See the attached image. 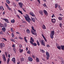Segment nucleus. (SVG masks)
I'll use <instances>...</instances> for the list:
<instances>
[{
	"label": "nucleus",
	"mask_w": 64,
	"mask_h": 64,
	"mask_svg": "<svg viewBox=\"0 0 64 64\" xmlns=\"http://www.w3.org/2000/svg\"><path fill=\"white\" fill-rule=\"evenodd\" d=\"M24 17L26 20L29 23H30V21H31V20L30 18V16H29V15L27 14H26V16H24Z\"/></svg>",
	"instance_id": "f257e3e1"
},
{
	"label": "nucleus",
	"mask_w": 64,
	"mask_h": 64,
	"mask_svg": "<svg viewBox=\"0 0 64 64\" xmlns=\"http://www.w3.org/2000/svg\"><path fill=\"white\" fill-rule=\"evenodd\" d=\"M54 31L53 30L51 32V34H50V36L51 39H53L54 38Z\"/></svg>",
	"instance_id": "f03ea898"
},
{
	"label": "nucleus",
	"mask_w": 64,
	"mask_h": 64,
	"mask_svg": "<svg viewBox=\"0 0 64 64\" xmlns=\"http://www.w3.org/2000/svg\"><path fill=\"white\" fill-rule=\"evenodd\" d=\"M32 30L31 31L32 33V34L35 35H36V33H35V32H36V31L34 29V27L33 26H32ZM33 30L34 31H33Z\"/></svg>",
	"instance_id": "7ed1b4c3"
},
{
	"label": "nucleus",
	"mask_w": 64,
	"mask_h": 64,
	"mask_svg": "<svg viewBox=\"0 0 64 64\" xmlns=\"http://www.w3.org/2000/svg\"><path fill=\"white\" fill-rule=\"evenodd\" d=\"M46 59H47V60H49V58L50 57V54H49V52L47 51L46 52Z\"/></svg>",
	"instance_id": "20e7f679"
},
{
	"label": "nucleus",
	"mask_w": 64,
	"mask_h": 64,
	"mask_svg": "<svg viewBox=\"0 0 64 64\" xmlns=\"http://www.w3.org/2000/svg\"><path fill=\"white\" fill-rule=\"evenodd\" d=\"M5 46V44L4 43H0V47L1 49L3 48Z\"/></svg>",
	"instance_id": "39448f33"
},
{
	"label": "nucleus",
	"mask_w": 64,
	"mask_h": 64,
	"mask_svg": "<svg viewBox=\"0 0 64 64\" xmlns=\"http://www.w3.org/2000/svg\"><path fill=\"white\" fill-rule=\"evenodd\" d=\"M43 12L44 14H45V15L46 16H47L48 15V12H47L45 10H44Z\"/></svg>",
	"instance_id": "423d86ee"
},
{
	"label": "nucleus",
	"mask_w": 64,
	"mask_h": 64,
	"mask_svg": "<svg viewBox=\"0 0 64 64\" xmlns=\"http://www.w3.org/2000/svg\"><path fill=\"white\" fill-rule=\"evenodd\" d=\"M18 4L19 5L20 7V8H22V7H23V4L22 3V2H19Z\"/></svg>",
	"instance_id": "0eeeda50"
},
{
	"label": "nucleus",
	"mask_w": 64,
	"mask_h": 64,
	"mask_svg": "<svg viewBox=\"0 0 64 64\" xmlns=\"http://www.w3.org/2000/svg\"><path fill=\"white\" fill-rule=\"evenodd\" d=\"M2 56L4 61H6V58H5V54H3Z\"/></svg>",
	"instance_id": "6e6552de"
},
{
	"label": "nucleus",
	"mask_w": 64,
	"mask_h": 64,
	"mask_svg": "<svg viewBox=\"0 0 64 64\" xmlns=\"http://www.w3.org/2000/svg\"><path fill=\"white\" fill-rule=\"evenodd\" d=\"M28 59L30 61H33V59L31 56H29L28 58Z\"/></svg>",
	"instance_id": "1a4fd4ad"
},
{
	"label": "nucleus",
	"mask_w": 64,
	"mask_h": 64,
	"mask_svg": "<svg viewBox=\"0 0 64 64\" xmlns=\"http://www.w3.org/2000/svg\"><path fill=\"white\" fill-rule=\"evenodd\" d=\"M12 61L13 62H14V63H15V62H16L15 61H16V60L14 58H12Z\"/></svg>",
	"instance_id": "9d476101"
},
{
	"label": "nucleus",
	"mask_w": 64,
	"mask_h": 64,
	"mask_svg": "<svg viewBox=\"0 0 64 64\" xmlns=\"http://www.w3.org/2000/svg\"><path fill=\"white\" fill-rule=\"evenodd\" d=\"M51 21L52 22V23H54L56 21V20H55V19H52L51 20Z\"/></svg>",
	"instance_id": "9b49d317"
},
{
	"label": "nucleus",
	"mask_w": 64,
	"mask_h": 64,
	"mask_svg": "<svg viewBox=\"0 0 64 64\" xmlns=\"http://www.w3.org/2000/svg\"><path fill=\"white\" fill-rule=\"evenodd\" d=\"M2 31H3V32H5V31H6V29L5 28L3 27L2 28Z\"/></svg>",
	"instance_id": "f8f14e48"
},
{
	"label": "nucleus",
	"mask_w": 64,
	"mask_h": 64,
	"mask_svg": "<svg viewBox=\"0 0 64 64\" xmlns=\"http://www.w3.org/2000/svg\"><path fill=\"white\" fill-rule=\"evenodd\" d=\"M39 12L40 14H41L42 15H43V11L42 10H40L39 11Z\"/></svg>",
	"instance_id": "ddd939ff"
},
{
	"label": "nucleus",
	"mask_w": 64,
	"mask_h": 64,
	"mask_svg": "<svg viewBox=\"0 0 64 64\" xmlns=\"http://www.w3.org/2000/svg\"><path fill=\"white\" fill-rule=\"evenodd\" d=\"M26 32L27 33H30V30L28 29H27L26 30Z\"/></svg>",
	"instance_id": "4468645a"
},
{
	"label": "nucleus",
	"mask_w": 64,
	"mask_h": 64,
	"mask_svg": "<svg viewBox=\"0 0 64 64\" xmlns=\"http://www.w3.org/2000/svg\"><path fill=\"white\" fill-rule=\"evenodd\" d=\"M42 27L43 29H46V26L44 25L43 24L42 26Z\"/></svg>",
	"instance_id": "2eb2a0df"
},
{
	"label": "nucleus",
	"mask_w": 64,
	"mask_h": 64,
	"mask_svg": "<svg viewBox=\"0 0 64 64\" xmlns=\"http://www.w3.org/2000/svg\"><path fill=\"white\" fill-rule=\"evenodd\" d=\"M36 62H39V61H40V60H39V58L36 57Z\"/></svg>",
	"instance_id": "dca6fc26"
},
{
	"label": "nucleus",
	"mask_w": 64,
	"mask_h": 64,
	"mask_svg": "<svg viewBox=\"0 0 64 64\" xmlns=\"http://www.w3.org/2000/svg\"><path fill=\"white\" fill-rule=\"evenodd\" d=\"M42 44L43 45H45V43L44 42V40H42Z\"/></svg>",
	"instance_id": "f3484780"
},
{
	"label": "nucleus",
	"mask_w": 64,
	"mask_h": 64,
	"mask_svg": "<svg viewBox=\"0 0 64 64\" xmlns=\"http://www.w3.org/2000/svg\"><path fill=\"white\" fill-rule=\"evenodd\" d=\"M0 9H1V10H2H2H4V9L3 8V6H0Z\"/></svg>",
	"instance_id": "a211bd4d"
},
{
	"label": "nucleus",
	"mask_w": 64,
	"mask_h": 64,
	"mask_svg": "<svg viewBox=\"0 0 64 64\" xmlns=\"http://www.w3.org/2000/svg\"><path fill=\"white\" fill-rule=\"evenodd\" d=\"M61 49L62 50H64V46L63 45H61Z\"/></svg>",
	"instance_id": "6ab92c4d"
},
{
	"label": "nucleus",
	"mask_w": 64,
	"mask_h": 64,
	"mask_svg": "<svg viewBox=\"0 0 64 64\" xmlns=\"http://www.w3.org/2000/svg\"><path fill=\"white\" fill-rule=\"evenodd\" d=\"M36 43L38 46H40V43H39V42L38 40H36Z\"/></svg>",
	"instance_id": "aec40b11"
},
{
	"label": "nucleus",
	"mask_w": 64,
	"mask_h": 64,
	"mask_svg": "<svg viewBox=\"0 0 64 64\" xmlns=\"http://www.w3.org/2000/svg\"><path fill=\"white\" fill-rule=\"evenodd\" d=\"M20 51V53H22L23 51V50L21 49L20 48L19 49Z\"/></svg>",
	"instance_id": "412c9836"
},
{
	"label": "nucleus",
	"mask_w": 64,
	"mask_h": 64,
	"mask_svg": "<svg viewBox=\"0 0 64 64\" xmlns=\"http://www.w3.org/2000/svg\"><path fill=\"white\" fill-rule=\"evenodd\" d=\"M57 48H58L59 50H61V46H58L56 47Z\"/></svg>",
	"instance_id": "4be33fe9"
},
{
	"label": "nucleus",
	"mask_w": 64,
	"mask_h": 64,
	"mask_svg": "<svg viewBox=\"0 0 64 64\" xmlns=\"http://www.w3.org/2000/svg\"><path fill=\"white\" fill-rule=\"evenodd\" d=\"M6 26H7V24H6V23H4L3 27L6 28Z\"/></svg>",
	"instance_id": "5701e85b"
},
{
	"label": "nucleus",
	"mask_w": 64,
	"mask_h": 64,
	"mask_svg": "<svg viewBox=\"0 0 64 64\" xmlns=\"http://www.w3.org/2000/svg\"><path fill=\"white\" fill-rule=\"evenodd\" d=\"M4 24H2L0 22V27H3Z\"/></svg>",
	"instance_id": "b1692460"
},
{
	"label": "nucleus",
	"mask_w": 64,
	"mask_h": 64,
	"mask_svg": "<svg viewBox=\"0 0 64 64\" xmlns=\"http://www.w3.org/2000/svg\"><path fill=\"white\" fill-rule=\"evenodd\" d=\"M5 21V22H6L7 23H10V22H9V20H8L7 19H6V20Z\"/></svg>",
	"instance_id": "393cba45"
},
{
	"label": "nucleus",
	"mask_w": 64,
	"mask_h": 64,
	"mask_svg": "<svg viewBox=\"0 0 64 64\" xmlns=\"http://www.w3.org/2000/svg\"><path fill=\"white\" fill-rule=\"evenodd\" d=\"M11 22L12 23H14L15 22V20L14 19H13L11 20Z\"/></svg>",
	"instance_id": "a878e982"
},
{
	"label": "nucleus",
	"mask_w": 64,
	"mask_h": 64,
	"mask_svg": "<svg viewBox=\"0 0 64 64\" xmlns=\"http://www.w3.org/2000/svg\"><path fill=\"white\" fill-rule=\"evenodd\" d=\"M11 41H12V42H15V40H14V39H12L10 40Z\"/></svg>",
	"instance_id": "bb28decb"
},
{
	"label": "nucleus",
	"mask_w": 64,
	"mask_h": 64,
	"mask_svg": "<svg viewBox=\"0 0 64 64\" xmlns=\"http://www.w3.org/2000/svg\"><path fill=\"white\" fill-rule=\"evenodd\" d=\"M18 12H19L21 14H23V13H22V12L21 11H20V10H18Z\"/></svg>",
	"instance_id": "cd10ccee"
},
{
	"label": "nucleus",
	"mask_w": 64,
	"mask_h": 64,
	"mask_svg": "<svg viewBox=\"0 0 64 64\" xmlns=\"http://www.w3.org/2000/svg\"><path fill=\"white\" fill-rule=\"evenodd\" d=\"M30 40L32 42H34V39H33V38L32 37H31L30 38Z\"/></svg>",
	"instance_id": "c85d7f7f"
},
{
	"label": "nucleus",
	"mask_w": 64,
	"mask_h": 64,
	"mask_svg": "<svg viewBox=\"0 0 64 64\" xmlns=\"http://www.w3.org/2000/svg\"><path fill=\"white\" fill-rule=\"evenodd\" d=\"M32 45H33L34 46H37V44L36 43H34Z\"/></svg>",
	"instance_id": "c756f323"
},
{
	"label": "nucleus",
	"mask_w": 64,
	"mask_h": 64,
	"mask_svg": "<svg viewBox=\"0 0 64 64\" xmlns=\"http://www.w3.org/2000/svg\"><path fill=\"white\" fill-rule=\"evenodd\" d=\"M9 61H10V58H8L7 62V63H8Z\"/></svg>",
	"instance_id": "7c9ffc66"
},
{
	"label": "nucleus",
	"mask_w": 64,
	"mask_h": 64,
	"mask_svg": "<svg viewBox=\"0 0 64 64\" xmlns=\"http://www.w3.org/2000/svg\"><path fill=\"white\" fill-rule=\"evenodd\" d=\"M58 19L59 20H62V18L61 17H59Z\"/></svg>",
	"instance_id": "2f4dec72"
},
{
	"label": "nucleus",
	"mask_w": 64,
	"mask_h": 64,
	"mask_svg": "<svg viewBox=\"0 0 64 64\" xmlns=\"http://www.w3.org/2000/svg\"><path fill=\"white\" fill-rule=\"evenodd\" d=\"M13 50L14 51V53H16V48H14L13 49Z\"/></svg>",
	"instance_id": "473e14b6"
},
{
	"label": "nucleus",
	"mask_w": 64,
	"mask_h": 64,
	"mask_svg": "<svg viewBox=\"0 0 64 64\" xmlns=\"http://www.w3.org/2000/svg\"><path fill=\"white\" fill-rule=\"evenodd\" d=\"M6 1L8 4H9L10 3V1L9 0H6Z\"/></svg>",
	"instance_id": "72a5a7b5"
},
{
	"label": "nucleus",
	"mask_w": 64,
	"mask_h": 64,
	"mask_svg": "<svg viewBox=\"0 0 64 64\" xmlns=\"http://www.w3.org/2000/svg\"><path fill=\"white\" fill-rule=\"evenodd\" d=\"M5 54L6 57H8V55H7V52H5Z\"/></svg>",
	"instance_id": "f704fd0d"
},
{
	"label": "nucleus",
	"mask_w": 64,
	"mask_h": 64,
	"mask_svg": "<svg viewBox=\"0 0 64 64\" xmlns=\"http://www.w3.org/2000/svg\"><path fill=\"white\" fill-rule=\"evenodd\" d=\"M55 8H57L58 7V4H55Z\"/></svg>",
	"instance_id": "c9c22d12"
},
{
	"label": "nucleus",
	"mask_w": 64,
	"mask_h": 64,
	"mask_svg": "<svg viewBox=\"0 0 64 64\" xmlns=\"http://www.w3.org/2000/svg\"><path fill=\"white\" fill-rule=\"evenodd\" d=\"M31 18V19L32 21L33 22H35V20H34V18Z\"/></svg>",
	"instance_id": "e433bc0d"
},
{
	"label": "nucleus",
	"mask_w": 64,
	"mask_h": 64,
	"mask_svg": "<svg viewBox=\"0 0 64 64\" xmlns=\"http://www.w3.org/2000/svg\"><path fill=\"white\" fill-rule=\"evenodd\" d=\"M58 8L60 9V10H62V8H61V7L60 6V5H59L58 6Z\"/></svg>",
	"instance_id": "4c0bfd02"
},
{
	"label": "nucleus",
	"mask_w": 64,
	"mask_h": 64,
	"mask_svg": "<svg viewBox=\"0 0 64 64\" xmlns=\"http://www.w3.org/2000/svg\"><path fill=\"white\" fill-rule=\"evenodd\" d=\"M43 5L44 7H47V6L46 5V4H44Z\"/></svg>",
	"instance_id": "58836bf2"
},
{
	"label": "nucleus",
	"mask_w": 64,
	"mask_h": 64,
	"mask_svg": "<svg viewBox=\"0 0 64 64\" xmlns=\"http://www.w3.org/2000/svg\"><path fill=\"white\" fill-rule=\"evenodd\" d=\"M34 13H33V12H30L29 13L30 14V15H31L32 14H33Z\"/></svg>",
	"instance_id": "ea45409f"
},
{
	"label": "nucleus",
	"mask_w": 64,
	"mask_h": 64,
	"mask_svg": "<svg viewBox=\"0 0 64 64\" xmlns=\"http://www.w3.org/2000/svg\"><path fill=\"white\" fill-rule=\"evenodd\" d=\"M40 51L42 53H45V51H44L43 50H41Z\"/></svg>",
	"instance_id": "a19ab883"
},
{
	"label": "nucleus",
	"mask_w": 64,
	"mask_h": 64,
	"mask_svg": "<svg viewBox=\"0 0 64 64\" xmlns=\"http://www.w3.org/2000/svg\"><path fill=\"white\" fill-rule=\"evenodd\" d=\"M30 44H31L32 45V44H33V42H32V41L30 40Z\"/></svg>",
	"instance_id": "79ce46f5"
},
{
	"label": "nucleus",
	"mask_w": 64,
	"mask_h": 64,
	"mask_svg": "<svg viewBox=\"0 0 64 64\" xmlns=\"http://www.w3.org/2000/svg\"><path fill=\"white\" fill-rule=\"evenodd\" d=\"M0 34H3V31H1L0 32Z\"/></svg>",
	"instance_id": "37998d69"
},
{
	"label": "nucleus",
	"mask_w": 64,
	"mask_h": 64,
	"mask_svg": "<svg viewBox=\"0 0 64 64\" xmlns=\"http://www.w3.org/2000/svg\"><path fill=\"white\" fill-rule=\"evenodd\" d=\"M20 60L22 61H24V58H22L20 59Z\"/></svg>",
	"instance_id": "c03bdc74"
},
{
	"label": "nucleus",
	"mask_w": 64,
	"mask_h": 64,
	"mask_svg": "<svg viewBox=\"0 0 64 64\" xmlns=\"http://www.w3.org/2000/svg\"><path fill=\"white\" fill-rule=\"evenodd\" d=\"M10 30L12 32H13V28H10Z\"/></svg>",
	"instance_id": "a18cd8bd"
},
{
	"label": "nucleus",
	"mask_w": 64,
	"mask_h": 64,
	"mask_svg": "<svg viewBox=\"0 0 64 64\" xmlns=\"http://www.w3.org/2000/svg\"><path fill=\"white\" fill-rule=\"evenodd\" d=\"M31 16H32V17H35V15L34 14V13L32 14V15Z\"/></svg>",
	"instance_id": "49530a36"
},
{
	"label": "nucleus",
	"mask_w": 64,
	"mask_h": 64,
	"mask_svg": "<svg viewBox=\"0 0 64 64\" xmlns=\"http://www.w3.org/2000/svg\"><path fill=\"white\" fill-rule=\"evenodd\" d=\"M22 45L21 44H20L19 45L20 48H22Z\"/></svg>",
	"instance_id": "de8ad7c7"
},
{
	"label": "nucleus",
	"mask_w": 64,
	"mask_h": 64,
	"mask_svg": "<svg viewBox=\"0 0 64 64\" xmlns=\"http://www.w3.org/2000/svg\"><path fill=\"white\" fill-rule=\"evenodd\" d=\"M2 39H4V40L6 41H7V40L6 39L4 38H2Z\"/></svg>",
	"instance_id": "09e8293b"
},
{
	"label": "nucleus",
	"mask_w": 64,
	"mask_h": 64,
	"mask_svg": "<svg viewBox=\"0 0 64 64\" xmlns=\"http://www.w3.org/2000/svg\"><path fill=\"white\" fill-rule=\"evenodd\" d=\"M54 17H55V15H54V14H53L52 16V18H54Z\"/></svg>",
	"instance_id": "8fccbe9b"
},
{
	"label": "nucleus",
	"mask_w": 64,
	"mask_h": 64,
	"mask_svg": "<svg viewBox=\"0 0 64 64\" xmlns=\"http://www.w3.org/2000/svg\"><path fill=\"white\" fill-rule=\"evenodd\" d=\"M12 38H13V37H14V34H13V33L12 34Z\"/></svg>",
	"instance_id": "3c124183"
},
{
	"label": "nucleus",
	"mask_w": 64,
	"mask_h": 64,
	"mask_svg": "<svg viewBox=\"0 0 64 64\" xmlns=\"http://www.w3.org/2000/svg\"><path fill=\"white\" fill-rule=\"evenodd\" d=\"M6 7H8L9 6H8V4L6 3Z\"/></svg>",
	"instance_id": "603ef678"
},
{
	"label": "nucleus",
	"mask_w": 64,
	"mask_h": 64,
	"mask_svg": "<svg viewBox=\"0 0 64 64\" xmlns=\"http://www.w3.org/2000/svg\"><path fill=\"white\" fill-rule=\"evenodd\" d=\"M27 53H28V54H30V51H29V50H28V51L27 52Z\"/></svg>",
	"instance_id": "864d4df0"
},
{
	"label": "nucleus",
	"mask_w": 64,
	"mask_h": 64,
	"mask_svg": "<svg viewBox=\"0 0 64 64\" xmlns=\"http://www.w3.org/2000/svg\"><path fill=\"white\" fill-rule=\"evenodd\" d=\"M62 26V24L61 23H60V27L61 28Z\"/></svg>",
	"instance_id": "5fc2aeb1"
},
{
	"label": "nucleus",
	"mask_w": 64,
	"mask_h": 64,
	"mask_svg": "<svg viewBox=\"0 0 64 64\" xmlns=\"http://www.w3.org/2000/svg\"><path fill=\"white\" fill-rule=\"evenodd\" d=\"M38 1L39 4H40V0H36Z\"/></svg>",
	"instance_id": "6e6d98bb"
},
{
	"label": "nucleus",
	"mask_w": 64,
	"mask_h": 64,
	"mask_svg": "<svg viewBox=\"0 0 64 64\" xmlns=\"http://www.w3.org/2000/svg\"><path fill=\"white\" fill-rule=\"evenodd\" d=\"M46 47H48V48H49V47H50V46H49V44H47L46 45Z\"/></svg>",
	"instance_id": "4d7b16f0"
},
{
	"label": "nucleus",
	"mask_w": 64,
	"mask_h": 64,
	"mask_svg": "<svg viewBox=\"0 0 64 64\" xmlns=\"http://www.w3.org/2000/svg\"><path fill=\"white\" fill-rule=\"evenodd\" d=\"M56 47L59 46V45L58 44H56Z\"/></svg>",
	"instance_id": "13d9d810"
},
{
	"label": "nucleus",
	"mask_w": 64,
	"mask_h": 64,
	"mask_svg": "<svg viewBox=\"0 0 64 64\" xmlns=\"http://www.w3.org/2000/svg\"><path fill=\"white\" fill-rule=\"evenodd\" d=\"M32 57H33V58H35V55H33L32 56Z\"/></svg>",
	"instance_id": "bf43d9fd"
},
{
	"label": "nucleus",
	"mask_w": 64,
	"mask_h": 64,
	"mask_svg": "<svg viewBox=\"0 0 64 64\" xmlns=\"http://www.w3.org/2000/svg\"><path fill=\"white\" fill-rule=\"evenodd\" d=\"M42 36L43 37V38H45V37L44 36V35H43V34H42Z\"/></svg>",
	"instance_id": "052dcab7"
},
{
	"label": "nucleus",
	"mask_w": 64,
	"mask_h": 64,
	"mask_svg": "<svg viewBox=\"0 0 64 64\" xmlns=\"http://www.w3.org/2000/svg\"><path fill=\"white\" fill-rule=\"evenodd\" d=\"M44 40L46 42H47V40H46V38H44Z\"/></svg>",
	"instance_id": "680f3d73"
},
{
	"label": "nucleus",
	"mask_w": 64,
	"mask_h": 64,
	"mask_svg": "<svg viewBox=\"0 0 64 64\" xmlns=\"http://www.w3.org/2000/svg\"><path fill=\"white\" fill-rule=\"evenodd\" d=\"M12 46L13 47H15V44L12 45Z\"/></svg>",
	"instance_id": "e2e57ef3"
},
{
	"label": "nucleus",
	"mask_w": 64,
	"mask_h": 64,
	"mask_svg": "<svg viewBox=\"0 0 64 64\" xmlns=\"http://www.w3.org/2000/svg\"><path fill=\"white\" fill-rule=\"evenodd\" d=\"M25 41V42L26 43H27V39H25L24 40Z\"/></svg>",
	"instance_id": "0e129e2a"
},
{
	"label": "nucleus",
	"mask_w": 64,
	"mask_h": 64,
	"mask_svg": "<svg viewBox=\"0 0 64 64\" xmlns=\"http://www.w3.org/2000/svg\"><path fill=\"white\" fill-rule=\"evenodd\" d=\"M17 17H18V18H20V16H19V15H18V14H17Z\"/></svg>",
	"instance_id": "69168bd1"
},
{
	"label": "nucleus",
	"mask_w": 64,
	"mask_h": 64,
	"mask_svg": "<svg viewBox=\"0 0 64 64\" xmlns=\"http://www.w3.org/2000/svg\"><path fill=\"white\" fill-rule=\"evenodd\" d=\"M22 9L23 10H24V12H26L25 10V9H24V8H22Z\"/></svg>",
	"instance_id": "338daca9"
},
{
	"label": "nucleus",
	"mask_w": 64,
	"mask_h": 64,
	"mask_svg": "<svg viewBox=\"0 0 64 64\" xmlns=\"http://www.w3.org/2000/svg\"><path fill=\"white\" fill-rule=\"evenodd\" d=\"M62 64H64V61H62V62H61Z\"/></svg>",
	"instance_id": "774afa93"
}]
</instances>
